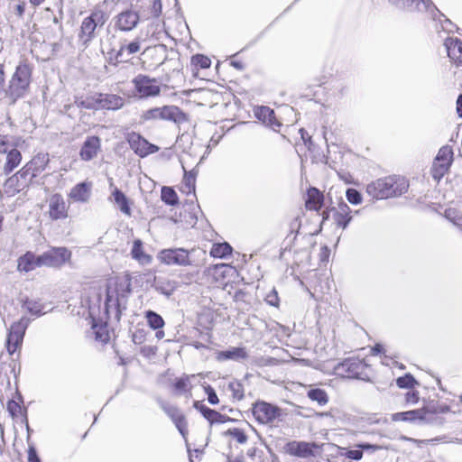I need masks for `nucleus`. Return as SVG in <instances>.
Returning a JSON list of instances; mask_svg holds the SVG:
<instances>
[{
  "mask_svg": "<svg viewBox=\"0 0 462 462\" xmlns=\"http://www.w3.org/2000/svg\"><path fill=\"white\" fill-rule=\"evenodd\" d=\"M131 255L143 265L149 264L152 262V256L143 251V242L140 239L134 241Z\"/></svg>",
  "mask_w": 462,
  "mask_h": 462,
  "instance_id": "nucleus-28",
  "label": "nucleus"
},
{
  "mask_svg": "<svg viewBox=\"0 0 462 462\" xmlns=\"http://www.w3.org/2000/svg\"><path fill=\"white\" fill-rule=\"evenodd\" d=\"M50 216L52 219H58V199L53 197L50 203Z\"/></svg>",
  "mask_w": 462,
  "mask_h": 462,
  "instance_id": "nucleus-58",
  "label": "nucleus"
},
{
  "mask_svg": "<svg viewBox=\"0 0 462 462\" xmlns=\"http://www.w3.org/2000/svg\"><path fill=\"white\" fill-rule=\"evenodd\" d=\"M232 247L227 243L216 244L213 245L210 255L215 258H225L231 254Z\"/></svg>",
  "mask_w": 462,
  "mask_h": 462,
  "instance_id": "nucleus-31",
  "label": "nucleus"
},
{
  "mask_svg": "<svg viewBox=\"0 0 462 462\" xmlns=\"http://www.w3.org/2000/svg\"><path fill=\"white\" fill-rule=\"evenodd\" d=\"M25 329L26 323L23 319L11 326L6 339V348L10 355H13L22 345Z\"/></svg>",
  "mask_w": 462,
  "mask_h": 462,
  "instance_id": "nucleus-13",
  "label": "nucleus"
},
{
  "mask_svg": "<svg viewBox=\"0 0 462 462\" xmlns=\"http://www.w3.org/2000/svg\"><path fill=\"white\" fill-rule=\"evenodd\" d=\"M191 62L194 66L199 69H208L211 65L210 59L202 54L194 55L191 59Z\"/></svg>",
  "mask_w": 462,
  "mask_h": 462,
  "instance_id": "nucleus-40",
  "label": "nucleus"
},
{
  "mask_svg": "<svg viewBox=\"0 0 462 462\" xmlns=\"http://www.w3.org/2000/svg\"><path fill=\"white\" fill-rule=\"evenodd\" d=\"M162 200L168 205L174 206L178 204V196L175 190L170 187H163L162 189Z\"/></svg>",
  "mask_w": 462,
  "mask_h": 462,
  "instance_id": "nucleus-37",
  "label": "nucleus"
},
{
  "mask_svg": "<svg viewBox=\"0 0 462 462\" xmlns=\"http://www.w3.org/2000/svg\"><path fill=\"white\" fill-rule=\"evenodd\" d=\"M27 310L33 315H41L47 312L43 310V307L37 301L28 300L24 303Z\"/></svg>",
  "mask_w": 462,
  "mask_h": 462,
  "instance_id": "nucleus-44",
  "label": "nucleus"
},
{
  "mask_svg": "<svg viewBox=\"0 0 462 462\" xmlns=\"http://www.w3.org/2000/svg\"><path fill=\"white\" fill-rule=\"evenodd\" d=\"M265 300L271 306H278V304H279V298H278L277 291L274 289L272 291H270L266 295Z\"/></svg>",
  "mask_w": 462,
  "mask_h": 462,
  "instance_id": "nucleus-54",
  "label": "nucleus"
},
{
  "mask_svg": "<svg viewBox=\"0 0 462 462\" xmlns=\"http://www.w3.org/2000/svg\"><path fill=\"white\" fill-rule=\"evenodd\" d=\"M365 368L366 365L363 361L355 358H347L337 365V370L344 373V376L364 379L363 375L365 374Z\"/></svg>",
  "mask_w": 462,
  "mask_h": 462,
  "instance_id": "nucleus-15",
  "label": "nucleus"
},
{
  "mask_svg": "<svg viewBox=\"0 0 462 462\" xmlns=\"http://www.w3.org/2000/svg\"><path fill=\"white\" fill-rule=\"evenodd\" d=\"M332 211L337 214L343 215L345 217H352V210L349 206L345 202H340L337 208H333Z\"/></svg>",
  "mask_w": 462,
  "mask_h": 462,
  "instance_id": "nucleus-52",
  "label": "nucleus"
},
{
  "mask_svg": "<svg viewBox=\"0 0 462 462\" xmlns=\"http://www.w3.org/2000/svg\"><path fill=\"white\" fill-rule=\"evenodd\" d=\"M152 287L160 293L171 296L177 288V282L164 277H154Z\"/></svg>",
  "mask_w": 462,
  "mask_h": 462,
  "instance_id": "nucleus-25",
  "label": "nucleus"
},
{
  "mask_svg": "<svg viewBox=\"0 0 462 462\" xmlns=\"http://www.w3.org/2000/svg\"><path fill=\"white\" fill-rule=\"evenodd\" d=\"M107 19V14L100 6L94 8L91 14L82 21L80 26L79 38L82 45L88 46L96 37V30L102 28Z\"/></svg>",
  "mask_w": 462,
  "mask_h": 462,
  "instance_id": "nucleus-5",
  "label": "nucleus"
},
{
  "mask_svg": "<svg viewBox=\"0 0 462 462\" xmlns=\"http://www.w3.org/2000/svg\"><path fill=\"white\" fill-rule=\"evenodd\" d=\"M356 447L358 448H361L362 452L363 451H367L369 453H374L376 450H379V449L382 448V447L379 446V445L369 444V443H360Z\"/></svg>",
  "mask_w": 462,
  "mask_h": 462,
  "instance_id": "nucleus-56",
  "label": "nucleus"
},
{
  "mask_svg": "<svg viewBox=\"0 0 462 462\" xmlns=\"http://www.w3.org/2000/svg\"><path fill=\"white\" fill-rule=\"evenodd\" d=\"M308 397L314 402H317L319 405H325L328 402L327 393L319 388L311 389L308 392Z\"/></svg>",
  "mask_w": 462,
  "mask_h": 462,
  "instance_id": "nucleus-34",
  "label": "nucleus"
},
{
  "mask_svg": "<svg viewBox=\"0 0 462 462\" xmlns=\"http://www.w3.org/2000/svg\"><path fill=\"white\" fill-rule=\"evenodd\" d=\"M143 121L152 120H170L174 123L180 124L188 121V116L178 106H165L162 107H154L148 109L141 116Z\"/></svg>",
  "mask_w": 462,
  "mask_h": 462,
  "instance_id": "nucleus-9",
  "label": "nucleus"
},
{
  "mask_svg": "<svg viewBox=\"0 0 462 462\" xmlns=\"http://www.w3.org/2000/svg\"><path fill=\"white\" fill-rule=\"evenodd\" d=\"M205 393L208 395V401L210 404L216 405L219 402V399L215 392V390L210 385L204 386Z\"/></svg>",
  "mask_w": 462,
  "mask_h": 462,
  "instance_id": "nucleus-49",
  "label": "nucleus"
},
{
  "mask_svg": "<svg viewBox=\"0 0 462 462\" xmlns=\"http://www.w3.org/2000/svg\"><path fill=\"white\" fill-rule=\"evenodd\" d=\"M132 340L134 344H142L144 340V336L143 331L136 332L133 334Z\"/></svg>",
  "mask_w": 462,
  "mask_h": 462,
  "instance_id": "nucleus-63",
  "label": "nucleus"
},
{
  "mask_svg": "<svg viewBox=\"0 0 462 462\" xmlns=\"http://www.w3.org/2000/svg\"><path fill=\"white\" fill-rule=\"evenodd\" d=\"M91 195V183L81 182L73 187L69 197L77 202H87Z\"/></svg>",
  "mask_w": 462,
  "mask_h": 462,
  "instance_id": "nucleus-23",
  "label": "nucleus"
},
{
  "mask_svg": "<svg viewBox=\"0 0 462 462\" xmlns=\"http://www.w3.org/2000/svg\"><path fill=\"white\" fill-rule=\"evenodd\" d=\"M130 292V284L123 282L116 284L115 287H107L105 310L108 319L120 320L122 312L126 310Z\"/></svg>",
  "mask_w": 462,
  "mask_h": 462,
  "instance_id": "nucleus-2",
  "label": "nucleus"
},
{
  "mask_svg": "<svg viewBox=\"0 0 462 462\" xmlns=\"http://www.w3.org/2000/svg\"><path fill=\"white\" fill-rule=\"evenodd\" d=\"M248 357V354L245 347H230L226 350L217 353L216 359L219 362L227 360L240 362Z\"/></svg>",
  "mask_w": 462,
  "mask_h": 462,
  "instance_id": "nucleus-19",
  "label": "nucleus"
},
{
  "mask_svg": "<svg viewBox=\"0 0 462 462\" xmlns=\"http://www.w3.org/2000/svg\"><path fill=\"white\" fill-rule=\"evenodd\" d=\"M92 328L94 329L96 340L101 343H106L109 341L110 335L106 324L98 325L97 323H94Z\"/></svg>",
  "mask_w": 462,
  "mask_h": 462,
  "instance_id": "nucleus-32",
  "label": "nucleus"
},
{
  "mask_svg": "<svg viewBox=\"0 0 462 462\" xmlns=\"http://www.w3.org/2000/svg\"><path fill=\"white\" fill-rule=\"evenodd\" d=\"M133 83L136 91L143 97H155L161 92V88L156 84V79L148 76L138 75L134 79Z\"/></svg>",
  "mask_w": 462,
  "mask_h": 462,
  "instance_id": "nucleus-14",
  "label": "nucleus"
},
{
  "mask_svg": "<svg viewBox=\"0 0 462 462\" xmlns=\"http://www.w3.org/2000/svg\"><path fill=\"white\" fill-rule=\"evenodd\" d=\"M393 5L402 10L429 11L435 7L431 0H388Z\"/></svg>",
  "mask_w": 462,
  "mask_h": 462,
  "instance_id": "nucleus-17",
  "label": "nucleus"
},
{
  "mask_svg": "<svg viewBox=\"0 0 462 462\" xmlns=\"http://www.w3.org/2000/svg\"><path fill=\"white\" fill-rule=\"evenodd\" d=\"M416 383V380L411 374H406L396 380V384L399 388H411Z\"/></svg>",
  "mask_w": 462,
  "mask_h": 462,
  "instance_id": "nucleus-41",
  "label": "nucleus"
},
{
  "mask_svg": "<svg viewBox=\"0 0 462 462\" xmlns=\"http://www.w3.org/2000/svg\"><path fill=\"white\" fill-rule=\"evenodd\" d=\"M194 377V375H191ZM190 376H182L176 380L174 387L179 393L191 394V384L189 382Z\"/></svg>",
  "mask_w": 462,
  "mask_h": 462,
  "instance_id": "nucleus-33",
  "label": "nucleus"
},
{
  "mask_svg": "<svg viewBox=\"0 0 462 462\" xmlns=\"http://www.w3.org/2000/svg\"><path fill=\"white\" fill-rule=\"evenodd\" d=\"M448 56L457 65L462 66V42L458 38L448 37L444 42Z\"/></svg>",
  "mask_w": 462,
  "mask_h": 462,
  "instance_id": "nucleus-18",
  "label": "nucleus"
},
{
  "mask_svg": "<svg viewBox=\"0 0 462 462\" xmlns=\"http://www.w3.org/2000/svg\"><path fill=\"white\" fill-rule=\"evenodd\" d=\"M211 424L213 423H225L226 421L231 420V419L224 414H221L220 412L211 410V412L209 415L206 418Z\"/></svg>",
  "mask_w": 462,
  "mask_h": 462,
  "instance_id": "nucleus-42",
  "label": "nucleus"
},
{
  "mask_svg": "<svg viewBox=\"0 0 462 462\" xmlns=\"http://www.w3.org/2000/svg\"><path fill=\"white\" fill-rule=\"evenodd\" d=\"M10 144L7 136L0 135V153H5L8 151Z\"/></svg>",
  "mask_w": 462,
  "mask_h": 462,
  "instance_id": "nucleus-61",
  "label": "nucleus"
},
{
  "mask_svg": "<svg viewBox=\"0 0 462 462\" xmlns=\"http://www.w3.org/2000/svg\"><path fill=\"white\" fill-rule=\"evenodd\" d=\"M162 10V0H152V6L150 8L151 17L157 18L161 15Z\"/></svg>",
  "mask_w": 462,
  "mask_h": 462,
  "instance_id": "nucleus-51",
  "label": "nucleus"
},
{
  "mask_svg": "<svg viewBox=\"0 0 462 462\" xmlns=\"http://www.w3.org/2000/svg\"><path fill=\"white\" fill-rule=\"evenodd\" d=\"M286 452L299 457H309L313 455L312 446L307 442L291 441L286 445Z\"/></svg>",
  "mask_w": 462,
  "mask_h": 462,
  "instance_id": "nucleus-20",
  "label": "nucleus"
},
{
  "mask_svg": "<svg viewBox=\"0 0 462 462\" xmlns=\"http://www.w3.org/2000/svg\"><path fill=\"white\" fill-rule=\"evenodd\" d=\"M252 412L255 420L262 424L273 423L282 415L279 407L263 401L256 402L253 406Z\"/></svg>",
  "mask_w": 462,
  "mask_h": 462,
  "instance_id": "nucleus-11",
  "label": "nucleus"
},
{
  "mask_svg": "<svg viewBox=\"0 0 462 462\" xmlns=\"http://www.w3.org/2000/svg\"><path fill=\"white\" fill-rule=\"evenodd\" d=\"M193 407L196 410L199 411L205 419L207 418L208 415H209V413L211 412V410H212V409L207 407L205 404H203L199 401L194 402Z\"/></svg>",
  "mask_w": 462,
  "mask_h": 462,
  "instance_id": "nucleus-55",
  "label": "nucleus"
},
{
  "mask_svg": "<svg viewBox=\"0 0 462 462\" xmlns=\"http://www.w3.org/2000/svg\"><path fill=\"white\" fill-rule=\"evenodd\" d=\"M164 411L171 418L172 421H174V419H176L177 415H182L175 407L164 408Z\"/></svg>",
  "mask_w": 462,
  "mask_h": 462,
  "instance_id": "nucleus-62",
  "label": "nucleus"
},
{
  "mask_svg": "<svg viewBox=\"0 0 462 462\" xmlns=\"http://www.w3.org/2000/svg\"><path fill=\"white\" fill-rule=\"evenodd\" d=\"M33 162L25 164L19 171L8 178L4 185L5 192L14 196L28 186L29 181L35 176Z\"/></svg>",
  "mask_w": 462,
  "mask_h": 462,
  "instance_id": "nucleus-7",
  "label": "nucleus"
},
{
  "mask_svg": "<svg viewBox=\"0 0 462 462\" xmlns=\"http://www.w3.org/2000/svg\"><path fill=\"white\" fill-rule=\"evenodd\" d=\"M138 23L139 14L132 10L123 11L115 17V26L124 32L132 31Z\"/></svg>",
  "mask_w": 462,
  "mask_h": 462,
  "instance_id": "nucleus-16",
  "label": "nucleus"
},
{
  "mask_svg": "<svg viewBox=\"0 0 462 462\" xmlns=\"http://www.w3.org/2000/svg\"><path fill=\"white\" fill-rule=\"evenodd\" d=\"M57 256L58 251L55 248L41 255H36L34 253L27 251L17 259V271L20 273H29L38 267L54 266L57 262Z\"/></svg>",
  "mask_w": 462,
  "mask_h": 462,
  "instance_id": "nucleus-4",
  "label": "nucleus"
},
{
  "mask_svg": "<svg viewBox=\"0 0 462 462\" xmlns=\"http://www.w3.org/2000/svg\"><path fill=\"white\" fill-rule=\"evenodd\" d=\"M255 116L266 125L276 130L281 126V123L276 119L275 113L268 106H259L254 111Z\"/></svg>",
  "mask_w": 462,
  "mask_h": 462,
  "instance_id": "nucleus-21",
  "label": "nucleus"
},
{
  "mask_svg": "<svg viewBox=\"0 0 462 462\" xmlns=\"http://www.w3.org/2000/svg\"><path fill=\"white\" fill-rule=\"evenodd\" d=\"M143 53H151L155 56H163L162 60L159 63L160 65L163 64L166 60V46L163 44L147 48Z\"/></svg>",
  "mask_w": 462,
  "mask_h": 462,
  "instance_id": "nucleus-45",
  "label": "nucleus"
},
{
  "mask_svg": "<svg viewBox=\"0 0 462 462\" xmlns=\"http://www.w3.org/2000/svg\"><path fill=\"white\" fill-rule=\"evenodd\" d=\"M423 415V409L412 410L403 412H397L393 415V420H402L413 423H420V418Z\"/></svg>",
  "mask_w": 462,
  "mask_h": 462,
  "instance_id": "nucleus-29",
  "label": "nucleus"
},
{
  "mask_svg": "<svg viewBox=\"0 0 462 462\" xmlns=\"http://www.w3.org/2000/svg\"><path fill=\"white\" fill-rule=\"evenodd\" d=\"M226 434L234 437L240 444L245 443L248 439L244 430L238 428L229 429L226 430Z\"/></svg>",
  "mask_w": 462,
  "mask_h": 462,
  "instance_id": "nucleus-46",
  "label": "nucleus"
},
{
  "mask_svg": "<svg viewBox=\"0 0 462 462\" xmlns=\"http://www.w3.org/2000/svg\"><path fill=\"white\" fill-rule=\"evenodd\" d=\"M174 424L177 427L180 433L185 438L187 434V423L183 415H177L174 419Z\"/></svg>",
  "mask_w": 462,
  "mask_h": 462,
  "instance_id": "nucleus-48",
  "label": "nucleus"
},
{
  "mask_svg": "<svg viewBox=\"0 0 462 462\" xmlns=\"http://www.w3.org/2000/svg\"><path fill=\"white\" fill-rule=\"evenodd\" d=\"M193 253H195V250L188 251L184 248H169L162 250L158 257L162 263L167 265H193L199 267L201 265V263L190 257Z\"/></svg>",
  "mask_w": 462,
  "mask_h": 462,
  "instance_id": "nucleus-6",
  "label": "nucleus"
},
{
  "mask_svg": "<svg viewBox=\"0 0 462 462\" xmlns=\"http://www.w3.org/2000/svg\"><path fill=\"white\" fill-rule=\"evenodd\" d=\"M409 184L404 179L389 176L369 183L366 187V192L373 199H385L402 196L407 192Z\"/></svg>",
  "mask_w": 462,
  "mask_h": 462,
  "instance_id": "nucleus-1",
  "label": "nucleus"
},
{
  "mask_svg": "<svg viewBox=\"0 0 462 462\" xmlns=\"http://www.w3.org/2000/svg\"><path fill=\"white\" fill-rule=\"evenodd\" d=\"M228 390L232 393V397L241 401L245 397L244 386L239 381H233L228 383Z\"/></svg>",
  "mask_w": 462,
  "mask_h": 462,
  "instance_id": "nucleus-38",
  "label": "nucleus"
},
{
  "mask_svg": "<svg viewBox=\"0 0 462 462\" xmlns=\"http://www.w3.org/2000/svg\"><path fill=\"white\" fill-rule=\"evenodd\" d=\"M7 410L11 413L13 417L18 416L20 413H22V407L19 403H17L14 401H9L7 403Z\"/></svg>",
  "mask_w": 462,
  "mask_h": 462,
  "instance_id": "nucleus-53",
  "label": "nucleus"
},
{
  "mask_svg": "<svg viewBox=\"0 0 462 462\" xmlns=\"http://www.w3.org/2000/svg\"><path fill=\"white\" fill-rule=\"evenodd\" d=\"M113 197H114L115 202L119 206L120 210L123 213H125V215L130 216L131 208L128 205V199L125 197V195L118 189H115V190L113 192Z\"/></svg>",
  "mask_w": 462,
  "mask_h": 462,
  "instance_id": "nucleus-30",
  "label": "nucleus"
},
{
  "mask_svg": "<svg viewBox=\"0 0 462 462\" xmlns=\"http://www.w3.org/2000/svg\"><path fill=\"white\" fill-rule=\"evenodd\" d=\"M420 418V423L436 424L440 425L443 423V419L437 416L435 413L423 409V415Z\"/></svg>",
  "mask_w": 462,
  "mask_h": 462,
  "instance_id": "nucleus-39",
  "label": "nucleus"
},
{
  "mask_svg": "<svg viewBox=\"0 0 462 462\" xmlns=\"http://www.w3.org/2000/svg\"><path fill=\"white\" fill-rule=\"evenodd\" d=\"M353 217H345L340 214L334 213L333 219L337 226L346 229L348 224L351 222Z\"/></svg>",
  "mask_w": 462,
  "mask_h": 462,
  "instance_id": "nucleus-47",
  "label": "nucleus"
},
{
  "mask_svg": "<svg viewBox=\"0 0 462 462\" xmlns=\"http://www.w3.org/2000/svg\"><path fill=\"white\" fill-rule=\"evenodd\" d=\"M182 182L188 184L189 190H195L196 173L194 171H185Z\"/></svg>",
  "mask_w": 462,
  "mask_h": 462,
  "instance_id": "nucleus-50",
  "label": "nucleus"
},
{
  "mask_svg": "<svg viewBox=\"0 0 462 462\" xmlns=\"http://www.w3.org/2000/svg\"><path fill=\"white\" fill-rule=\"evenodd\" d=\"M141 50V39L135 38L133 42H127L126 40L120 42V47L117 51L111 50L108 52L109 63L116 66L118 63L126 62L130 56L139 52Z\"/></svg>",
  "mask_w": 462,
  "mask_h": 462,
  "instance_id": "nucleus-10",
  "label": "nucleus"
},
{
  "mask_svg": "<svg viewBox=\"0 0 462 462\" xmlns=\"http://www.w3.org/2000/svg\"><path fill=\"white\" fill-rule=\"evenodd\" d=\"M100 147V140L97 136L88 137L80 150V156L84 161H90L96 155Z\"/></svg>",
  "mask_w": 462,
  "mask_h": 462,
  "instance_id": "nucleus-22",
  "label": "nucleus"
},
{
  "mask_svg": "<svg viewBox=\"0 0 462 462\" xmlns=\"http://www.w3.org/2000/svg\"><path fill=\"white\" fill-rule=\"evenodd\" d=\"M28 462H40L36 449L32 445L28 448Z\"/></svg>",
  "mask_w": 462,
  "mask_h": 462,
  "instance_id": "nucleus-60",
  "label": "nucleus"
},
{
  "mask_svg": "<svg viewBox=\"0 0 462 462\" xmlns=\"http://www.w3.org/2000/svg\"><path fill=\"white\" fill-rule=\"evenodd\" d=\"M71 257V252L66 247H60V265L62 263H69Z\"/></svg>",
  "mask_w": 462,
  "mask_h": 462,
  "instance_id": "nucleus-57",
  "label": "nucleus"
},
{
  "mask_svg": "<svg viewBox=\"0 0 462 462\" xmlns=\"http://www.w3.org/2000/svg\"><path fill=\"white\" fill-rule=\"evenodd\" d=\"M145 318L152 329H159L164 326L163 319L152 310L146 311Z\"/></svg>",
  "mask_w": 462,
  "mask_h": 462,
  "instance_id": "nucleus-35",
  "label": "nucleus"
},
{
  "mask_svg": "<svg viewBox=\"0 0 462 462\" xmlns=\"http://www.w3.org/2000/svg\"><path fill=\"white\" fill-rule=\"evenodd\" d=\"M81 104L88 109L118 110L124 106L125 98L116 94L97 93Z\"/></svg>",
  "mask_w": 462,
  "mask_h": 462,
  "instance_id": "nucleus-8",
  "label": "nucleus"
},
{
  "mask_svg": "<svg viewBox=\"0 0 462 462\" xmlns=\"http://www.w3.org/2000/svg\"><path fill=\"white\" fill-rule=\"evenodd\" d=\"M444 217L457 226H462V213L460 210L448 208L445 209Z\"/></svg>",
  "mask_w": 462,
  "mask_h": 462,
  "instance_id": "nucleus-36",
  "label": "nucleus"
},
{
  "mask_svg": "<svg viewBox=\"0 0 462 462\" xmlns=\"http://www.w3.org/2000/svg\"><path fill=\"white\" fill-rule=\"evenodd\" d=\"M453 162V151L450 146L439 149L431 167L432 177L439 180L448 171Z\"/></svg>",
  "mask_w": 462,
  "mask_h": 462,
  "instance_id": "nucleus-12",
  "label": "nucleus"
},
{
  "mask_svg": "<svg viewBox=\"0 0 462 462\" xmlns=\"http://www.w3.org/2000/svg\"><path fill=\"white\" fill-rule=\"evenodd\" d=\"M346 457L353 460H360L363 457V452L361 448L358 449H350L346 453Z\"/></svg>",
  "mask_w": 462,
  "mask_h": 462,
  "instance_id": "nucleus-59",
  "label": "nucleus"
},
{
  "mask_svg": "<svg viewBox=\"0 0 462 462\" xmlns=\"http://www.w3.org/2000/svg\"><path fill=\"white\" fill-rule=\"evenodd\" d=\"M32 72V65L27 60H22L9 81L8 88L4 91V95L9 97L12 103L23 97L28 91Z\"/></svg>",
  "mask_w": 462,
  "mask_h": 462,
  "instance_id": "nucleus-3",
  "label": "nucleus"
},
{
  "mask_svg": "<svg viewBox=\"0 0 462 462\" xmlns=\"http://www.w3.org/2000/svg\"><path fill=\"white\" fill-rule=\"evenodd\" d=\"M346 197L349 203L353 205H358L362 202V195L361 193L356 189L349 188L346 191Z\"/></svg>",
  "mask_w": 462,
  "mask_h": 462,
  "instance_id": "nucleus-43",
  "label": "nucleus"
},
{
  "mask_svg": "<svg viewBox=\"0 0 462 462\" xmlns=\"http://www.w3.org/2000/svg\"><path fill=\"white\" fill-rule=\"evenodd\" d=\"M5 153H7L6 162L4 165L3 171L5 175H8L21 163L22 154L14 148L11 150L8 149Z\"/></svg>",
  "mask_w": 462,
  "mask_h": 462,
  "instance_id": "nucleus-27",
  "label": "nucleus"
},
{
  "mask_svg": "<svg viewBox=\"0 0 462 462\" xmlns=\"http://www.w3.org/2000/svg\"><path fill=\"white\" fill-rule=\"evenodd\" d=\"M457 113L458 117L462 118V94L457 99Z\"/></svg>",
  "mask_w": 462,
  "mask_h": 462,
  "instance_id": "nucleus-64",
  "label": "nucleus"
},
{
  "mask_svg": "<svg viewBox=\"0 0 462 462\" xmlns=\"http://www.w3.org/2000/svg\"><path fill=\"white\" fill-rule=\"evenodd\" d=\"M127 142L132 150L141 157L146 156V145L147 140L144 139L141 134L132 132L127 135Z\"/></svg>",
  "mask_w": 462,
  "mask_h": 462,
  "instance_id": "nucleus-24",
  "label": "nucleus"
},
{
  "mask_svg": "<svg viewBox=\"0 0 462 462\" xmlns=\"http://www.w3.org/2000/svg\"><path fill=\"white\" fill-rule=\"evenodd\" d=\"M323 195L316 188L308 189V199L306 200V208L310 210L319 211L323 205Z\"/></svg>",
  "mask_w": 462,
  "mask_h": 462,
  "instance_id": "nucleus-26",
  "label": "nucleus"
}]
</instances>
